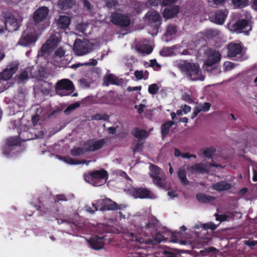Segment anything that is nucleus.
Here are the masks:
<instances>
[{
    "label": "nucleus",
    "mask_w": 257,
    "mask_h": 257,
    "mask_svg": "<svg viewBox=\"0 0 257 257\" xmlns=\"http://www.w3.org/2000/svg\"><path fill=\"white\" fill-rule=\"evenodd\" d=\"M178 67L191 80L202 81L204 79V76L202 74L201 70L197 64L184 62L183 63L178 64Z\"/></svg>",
    "instance_id": "1"
},
{
    "label": "nucleus",
    "mask_w": 257,
    "mask_h": 257,
    "mask_svg": "<svg viewBox=\"0 0 257 257\" xmlns=\"http://www.w3.org/2000/svg\"><path fill=\"white\" fill-rule=\"evenodd\" d=\"M94 47L95 45L87 40L77 39L74 42L73 50L77 55L82 56L90 53Z\"/></svg>",
    "instance_id": "2"
},
{
    "label": "nucleus",
    "mask_w": 257,
    "mask_h": 257,
    "mask_svg": "<svg viewBox=\"0 0 257 257\" xmlns=\"http://www.w3.org/2000/svg\"><path fill=\"white\" fill-rule=\"evenodd\" d=\"M150 176L153 183L160 188L166 187V176L158 167L152 165L150 167Z\"/></svg>",
    "instance_id": "3"
},
{
    "label": "nucleus",
    "mask_w": 257,
    "mask_h": 257,
    "mask_svg": "<svg viewBox=\"0 0 257 257\" xmlns=\"http://www.w3.org/2000/svg\"><path fill=\"white\" fill-rule=\"evenodd\" d=\"M211 167L223 168L221 165L212 162L208 164L204 163H196L193 165L188 166L187 169L191 174H204L208 173Z\"/></svg>",
    "instance_id": "4"
},
{
    "label": "nucleus",
    "mask_w": 257,
    "mask_h": 257,
    "mask_svg": "<svg viewBox=\"0 0 257 257\" xmlns=\"http://www.w3.org/2000/svg\"><path fill=\"white\" fill-rule=\"evenodd\" d=\"M56 92L60 96L69 95L74 90L72 82L68 79H62L59 81L55 86Z\"/></svg>",
    "instance_id": "5"
},
{
    "label": "nucleus",
    "mask_w": 257,
    "mask_h": 257,
    "mask_svg": "<svg viewBox=\"0 0 257 257\" xmlns=\"http://www.w3.org/2000/svg\"><path fill=\"white\" fill-rule=\"evenodd\" d=\"M206 60L203 65V69L209 71L208 67L218 63L221 59L220 53L213 49H207L204 52Z\"/></svg>",
    "instance_id": "6"
},
{
    "label": "nucleus",
    "mask_w": 257,
    "mask_h": 257,
    "mask_svg": "<svg viewBox=\"0 0 257 257\" xmlns=\"http://www.w3.org/2000/svg\"><path fill=\"white\" fill-rule=\"evenodd\" d=\"M19 64L17 62H13L9 64L1 73L0 92H3L5 89V87L1 86L2 81H7L12 78L13 75L17 71Z\"/></svg>",
    "instance_id": "7"
},
{
    "label": "nucleus",
    "mask_w": 257,
    "mask_h": 257,
    "mask_svg": "<svg viewBox=\"0 0 257 257\" xmlns=\"http://www.w3.org/2000/svg\"><path fill=\"white\" fill-rule=\"evenodd\" d=\"M128 193L135 198H147L154 199L156 196L151 190L146 188L132 187L127 190Z\"/></svg>",
    "instance_id": "8"
},
{
    "label": "nucleus",
    "mask_w": 257,
    "mask_h": 257,
    "mask_svg": "<svg viewBox=\"0 0 257 257\" xmlns=\"http://www.w3.org/2000/svg\"><path fill=\"white\" fill-rule=\"evenodd\" d=\"M59 43L58 38L55 36H52L44 44L38 53V56H43L45 55H49L58 45Z\"/></svg>",
    "instance_id": "9"
},
{
    "label": "nucleus",
    "mask_w": 257,
    "mask_h": 257,
    "mask_svg": "<svg viewBox=\"0 0 257 257\" xmlns=\"http://www.w3.org/2000/svg\"><path fill=\"white\" fill-rule=\"evenodd\" d=\"M110 20L114 25L122 27H128L131 24V20L127 16L118 13H113L110 16Z\"/></svg>",
    "instance_id": "10"
},
{
    "label": "nucleus",
    "mask_w": 257,
    "mask_h": 257,
    "mask_svg": "<svg viewBox=\"0 0 257 257\" xmlns=\"http://www.w3.org/2000/svg\"><path fill=\"white\" fill-rule=\"evenodd\" d=\"M107 172L104 170L96 171L91 173V184L99 186L105 183L107 179Z\"/></svg>",
    "instance_id": "11"
},
{
    "label": "nucleus",
    "mask_w": 257,
    "mask_h": 257,
    "mask_svg": "<svg viewBox=\"0 0 257 257\" xmlns=\"http://www.w3.org/2000/svg\"><path fill=\"white\" fill-rule=\"evenodd\" d=\"M231 30L237 33H244L247 34L251 30L248 22L245 20L238 21L231 26Z\"/></svg>",
    "instance_id": "12"
},
{
    "label": "nucleus",
    "mask_w": 257,
    "mask_h": 257,
    "mask_svg": "<svg viewBox=\"0 0 257 257\" xmlns=\"http://www.w3.org/2000/svg\"><path fill=\"white\" fill-rule=\"evenodd\" d=\"M105 141L104 139L99 140H90L84 143L87 152H91L97 151L101 148L105 144Z\"/></svg>",
    "instance_id": "13"
},
{
    "label": "nucleus",
    "mask_w": 257,
    "mask_h": 257,
    "mask_svg": "<svg viewBox=\"0 0 257 257\" xmlns=\"http://www.w3.org/2000/svg\"><path fill=\"white\" fill-rule=\"evenodd\" d=\"M5 21L6 29L10 32H13L18 30L21 20H18L15 16L11 15L6 17Z\"/></svg>",
    "instance_id": "14"
},
{
    "label": "nucleus",
    "mask_w": 257,
    "mask_h": 257,
    "mask_svg": "<svg viewBox=\"0 0 257 257\" xmlns=\"http://www.w3.org/2000/svg\"><path fill=\"white\" fill-rule=\"evenodd\" d=\"M49 10L46 7L38 8L33 14V20L36 23L42 22L46 19L49 14Z\"/></svg>",
    "instance_id": "15"
},
{
    "label": "nucleus",
    "mask_w": 257,
    "mask_h": 257,
    "mask_svg": "<svg viewBox=\"0 0 257 257\" xmlns=\"http://www.w3.org/2000/svg\"><path fill=\"white\" fill-rule=\"evenodd\" d=\"M110 202H111V200L108 198L98 200L97 204L101 206L99 210L104 211L108 210L119 209V207L115 202L109 203Z\"/></svg>",
    "instance_id": "16"
},
{
    "label": "nucleus",
    "mask_w": 257,
    "mask_h": 257,
    "mask_svg": "<svg viewBox=\"0 0 257 257\" xmlns=\"http://www.w3.org/2000/svg\"><path fill=\"white\" fill-rule=\"evenodd\" d=\"M146 18L153 27L157 29L161 24V17L155 11H150L146 15Z\"/></svg>",
    "instance_id": "17"
},
{
    "label": "nucleus",
    "mask_w": 257,
    "mask_h": 257,
    "mask_svg": "<svg viewBox=\"0 0 257 257\" xmlns=\"http://www.w3.org/2000/svg\"><path fill=\"white\" fill-rule=\"evenodd\" d=\"M104 85L108 86L109 84L121 85L124 83V80L114 76L112 74H108L104 76L103 78Z\"/></svg>",
    "instance_id": "18"
},
{
    "label": "nucleus",
    "mask_w": 257,
    "mask_h": 257,
    "mask_svg": "<svg viewBox=\"0 0 257 257\" xmlns=\"http://www.w3.org/2000/svg\"><path fill=\"white\" fill-rule=\"evenodd\" d=\"M37 39V37L33 34L24 33L18 42V44L23 46H27L35 42Z\"/></svg>",
    "instance_id": "19"
},
{
    "label": "nucleus",
    "mask_w": 257,
    "mask_h": 257,
    "mask_svg": "<svg viewBox=\"0 0 257 257\" xmlns=\"http://www.w3.org/2000/svg\"><path fill=\"white\" fill-rule=\"evenodd\" d=\"M228 56L235 57L241 52L242 48L240 44L237 43H230L228 45Z\"/></svg>",
    "instance_id": "20"
},
{
    "label": "nucleus",
    "mask_w": 257,
    "mask_h": 257,
    "mask_svg": "<svg viewBox=\"0 0 257 257\" xmlns=\"http://www.w3.org/2000/svg\"><path fill=\"white\" fill-rule=\"evenodd\" d=\"M33 70H35L34 67L30 68H28L26 70L22 71L18 79V82L19 83H22L25 81L27 80L29 78V72H31V76L33 77H38V75L33 72Z\"/></svg>",
    "instance_id": "21"
},
{
    "label": "nucleus",
    "mask_w": 257,
    "mask_h": 257,
    "mask_svg": "<svg viewBox=\"0 0 257 257\" xmlns=\"http://www.w3.org/2000/svg\"><path fill=\"white\" fill-rule=\"evenodd\" d=\"M89 243L92 248L95 250L101 249L104 245L103 238L98 236L92 237Z\"/></svg>",
    "instance_id": "22"
},
{
    "label": "nucleus",
    "mask_w": 257,
    "mask_h": 257,
    "mask_svg": "<svg viewBox=\"0 0 257 257\" xmlns=\"http://www.w3.org/2000/svg\"><path fill=\"white\" fill-rule=\"evenodd\" d=\"M57 158L61 160H63L65 163L70 164V165H76L80 164H86L87 165L89 164V163L91 162V161H86L85 160H82L81 161H79L74 159L71 158L69 157H63L60 156H57Z\"/></svg>",
    "instance_id": "23"
},
{
    "label": "nucleus",
    "mask_w": 257,
    "mask_h": 257,
    "mask_svg": "<svg viewBox=\"0 0 257 257\" xmlns=\"http://www.w3.org/2000/svg\"><path fill=\"white\" fill-rule=\"evenodd\" d=\"M231 187V184L225 181L217 182L213 184L212 186V189L218 191L228 190L230 189Z\"/></svg>",
    "instance_id": "24"
},
{
    "label": "nucleus",
    "mask_w": 257,
    "mask_h": 257,
    "mask_svg": "<svg viewBox=\"0 0 257 257\" xmlns=\"http://www.w3.org/2000/svg\"><path fill=\"white\" fill-rule=\"evenodd\" d=\"M196 197L197 201L201 203H209L215 199L214 197L204 193H198Z\"/></svg>",
    "instance_id": "25"
},
{
    "label": "nucleus",
    "mask_w": 257,
    "mask_h": 257,
    "mask_svg": "<svg viewBox=\"0 0 257 257\" xmlns=\"http://www.w3.org/2000/svg\"><path fill=\"white\" fill-rule=\"evenodd\" d=\"M179 10V8L178 6L167 8L164 11L163 16L167 19L172 18L178 14Z\"/></svg>",
    "instance_id": "26"
},
{
    "label": "nucleus",
    "mask_w": 257,
    "mask_h": 257,
    "mask_svg": "<svg viewBox=\"0 0 257 257\" xmlns=\"http://www.w3.org/2000/svg\"><path fill=\"white\" fill-rule=\"evenodd\" d=\"M133 135L140 141H142L148 138L149 133L144 130L135 128L133 132Z\"/></svg>",
    "instance_id": "27"
},
{
    "label": "nucleus",
    "mask_w": 257,
    "mask_h": 257,
    "mask_svg": "<svg viewBox=\"0 0 257 257\" xmlns=\"http://www.w3.org/2000/svg\"><path fill=\"white\" fill-rule=\"evenodd\" d=\"M177 176L182 184L187 185L189 184V181L186 177V171L184 167H181L178 169Z\"/></svg>",
    "instance_id": "28"
},
{
    "label": "nucleus",
    "mask_w": 257,
    "mask_h": 257,
    "mask_svg": "<svg viewBox=\"0 0 257 257\" xmlns=\"http://www.w3.org/2000/svg\"><path fill=\"white\" fill-rule=\"evenodd\" d=\"M135 49L136 51L142 56L148 55L150 54L153 50L152 47L148 45L137 46Z\"/></svg>",
    "instance_id": "29"
},
{
    "label": "nucleus",
    "mask_w": 257,
    "mask_h": 257,
    "mask_svg": "<svg viewBox=\"0 0 257 257\" xmlns=\"http://www.w3.org/2000/svg\"><path fill=\"white\" fill-rule=\"evenodd\" d=\"M76 4L74 0H60L58 6L61 9L66 10L72 8Z\"/></svg>",
    "instance_id": "30"
},
{
    "label": "nucleus",
    "mask_w": 257,
    "mask_h": 257,
    "mask_svg": "<svg viewBox=\"0 0 257 257\" xmlns=\"http://www.w3.org/2000/svg\"><path fill=\"white\" fill-rule=\"evenodd\" d=\"M70 22V18L65 16H61L58 21V26L61 29L67 28Z\"/></svg>",
    "instance_id": "31"
},
{
    "label": "nucleus",
    "mask_w": 257,
    "mask_h": 257,
    "mask_svg": "<svg viewBox=\"0 0 257 257\" xmlns=\"http://www.w3.org/2000/svg\"><path fill=\"white\" fill-rule=\"evenodd\" d=\"M87 152L86 147L83 145V147H76L71 150V154L73 156H79L83 155Z\"/></svg>",
    "instance_id": "32"
},
{
    "label": "nucleus",
    "mask_w": 257,
    "mask_h": 257,
    "mask_svg": "<svg viewBox=\"0 0 257 257\" xmlns=\"http://www.w3.org/2000/svg\"><path fill=\"white\" fill-rule=\"evenodd\" d=\"M227 16V14L226 12L223 11H218L217 12L215 15V23L222 24L224 22L226 17Z\"/></svg>",
    "instance_id": "33"
},
{
    "label": "nucleus",
    "mask_w": 257,
    "mask_h": 257,
    "mask_svg": "<svg viewBox=\"0 0 257 257\" xmlns=\"http://www.w3.org/2000/svg\"><path fill=\"white\" fill-rule=\"evenodd\" d=\"M174 124L173 121H169L165 123L162 127L161 134L163 138L168 134L170 127Z\"/></svg>",
    "instance_id": "34"
},
{
    "label": "nucleus",
    "mask_w": 257,
    "mask_h": 257,
    "mask_svg": "<svg viewBox=\"0 0 257 257\" xmlns=\"http://www.w3.org/2000/svg\"><path fill=\"white\" fill-rule=\"evenodd\" d=\"M211 106L210 103L204 102V103L198 104L195 106L197 110L200 112L201 111H207L209 110Z\"/></svg>",
    "instance_id": "35"
},
{
    "label": "nucleus",
    "mask_w": 257,
    "mask_h": 257,
    "mask_svg": "<svg viewBox=\"0 0 257 257\" xmlns=\"http://www.w3.org/2000/svg\"><path fill=\"white\" fill-rule=\"evenodd\" d=\"M97 64V61L95 59L91 60V62L85 63H78L72 65L71 67L72 68L76 69L78 67L82 66H96Z\"/></svg>",
    "instance_id": "36"
},
{
    "label": "nucleus",
    "mask_w": 257,
    "mask_h": 257,
    "mask_svg": "<svg viewBox=\"0 0 257 257\" xmlns=\"http://www.w3.org/2000/svg\"><path fill=\"white\" fill-rule=\"evenodd\" d=\"M214 149L213 148H206L200 151L199 155H203L208 158H211L212 154L214 153Z\"/></svg>",
    "instance_id": "37"
},
{
    "label": "nucleus",
    "mask_w": 257,
    "mask_h": 257,
    "mask_svg": "<svg viewBox=\"0 0 257 257\" xmlns=\"http://www.w3.org/2000/svg\"><path fill=\"white\" fill-rule=\"evenodd\" d=\"M135 77L138 80H140L142 79H147L148 76V73L147 71H143L142 70L141 71H136L134 73Z\"/></svg>",
    "instance_id": "38"
},
{
    "label": "nucleus",
    "mask_w": 257,
    "mask_h": 257,
    "mask_svg": "<svg viewBox=\"0 0 257 257\" xmlns=\"http://www.w3.org/2000/svg\"><path fill=\"white\" fill-rule=\"evenodd\" d=\"M109 117V115L106 114L97 113L92 115L91 118L92 120H108Z\"/></svg>",
    "instance_id": "39"
},
{
    "label": "nucleus",
    "mask_w": 257,
    "mask_h": 257,
    "mask_svg": "<svg viewBox=\"0 0 257 257\" xmlns=\"http://www.w3.org/2000/svg\"><path fill=\"white\" fill-rule=\"evenodd\" d=\"M80 103L78 102H76L73 104H70L64 110V112L66 114H69L71 111L74 110L75 109L79 107Z\"/></svg>",
    "instance_id": "40"
},
{
    "label": "nucleus",
    "mask_w": 257,
    "mask_h": 257,
    "mask_svg": "<svg viewBox=\"0 0 257 257\" xmlns=\"http://www.w3.org/2000/svg\"><path fill=\"white\" fill-rule=\"evenodd\" d=\"M177 32L176 26L173 25H169L167 27L166 35L167 36H173Z\"/></svg>",
    "instance_id": "41"
},
{
    "label": "nucleus",
    "mask_w": 257,
    "mask_h": 257,
    "mask_svg": "<svg viewBox=\"0 0 257 257\" xmlns=\"http://www.w3.org/2000/svg\"><path fill=\"white\" fill-rule=\"evenodd\" d=\"M144 143L142 141H137L134 142V147L133 151L135 153L137 151L142 150L143 147Z\"/></svg>",
    "instance_id": "42"
},
{
    "label": "nucleus",
    "mask_w": 257,
    "mask_h": 257,
    "mask_svg": "<svg viewBox=\"0 0 257 257\" xmlns=\"http://www.w3.org/2000/svg\"><path fill=\"white\" fill-rule=\"evenodd\" d=\"M232 3L236 7H243L247 5L248 0H232Z\"/></svg>",
    "instance_id": "43"
},
{
    "label": "nucleus",
    "mask_w": 257,
    "mask_h": 257,
    "mask_svg": "<svg viewBox=\"0 0 257 257\" xmlns=\"http://www.w3.org/2000/svg\"><path fill=\"white\" fill-rule=\"evenodd\" d=\"M159 89V87L156 84H153L149 86L148 91L151 94H156Z\"/></svg>",
    "instance_id": "44"
},
{
    "label": "nucleus",
    "mask_w": 257,
    "mask_h": 257,
    "mask_svg": "<svg viewBox=\"0 0 257 257\" xmlns=\"http://www.w3.org/2000/svg\"><path fill=\"white\" fill-rule=\"evenodd\" d=\"M88 25L85 23H80L77 25L76 28L78 31L83 34H86V29Z\"/></svg>",
    "instance_id": "45"
},
{
    "label": "nucleus",
    "mask_w": 257,
    "mask_h": 257,
    "mask_svg": "<svg viewBox=\"0 0 257 257\" xmlns=\"http://www.w3.org/2000/svg\"><path fill=\"white\" fill-rule=\"evenodd\" d=\"M17 143V140L14 138H11L8 140L7 146L9 151H11L12 150V149H11V147L16 145Z\"/></svg>",
    "instance_id": "46"
},
{
    "label": "nucleus",
    "mask_w": 257,
    "mask_h": 257,
    "mask_svg": "<svg viewBox=\"0 0 257 257\" xmlns=\"http://www.w3.org/2000/svg\"><path fill=\"white\" fill-rule=\"evenodd\" d=\"M83 6L86 9L88 12L90 13L92 12V6L88 0H83Z\"/></svg>",
    "instance_id": "47"
},
{
    "label": "nucleus",
    "mask_w": 257,
    "mask_h": 257,
    "mask_svg": "<svg viewBox=\"0 0 257 257\" xmlns=\"http://www.w3.org/2000/svg\"><path fill=\"white\" fill-rule=\"evenodd\" d=\"M162 239V237L161 235H157L154 238L150 239L148 242L152 244H157L159 243Z\"/></svg>",
    "instance_id": "48"
},
{
    "label": "nucleus",
    "mask_w": 257,
    "mask_h": 257,
    "mask_svg": "<svg viewBox=\"0 0 257 257\" xmlns=\"http://www.w3.org/2000/svg\"><path fill=\"white\" fill-rule=\"evenodd\" d=\"M64 54H65L64 50L62 48H59L55 52L54 58L55 59L56 56H58L59 58H61L64 55Z\"/></svg>",
    "instance_id": "49"
},
{
    "label": "nucleus",
    "mask_w": 257,
    "mask_h": 257,
    "mask_svg": "<svg viewBox=\"0 0 257 257\" xmlns=\"http://www.w3.org/2000/svg\"><path fill=\"white\" fill-rule=\"evenodd\" d=\"M203 226L206 229H210L212 230H215L217 227V225L212 222H208L205 223L203 225Z\"/></svg>",
    "instance_id": "50"
},
{
    "label": "nucleus",
    "mask_w": 257,
    "mask_h": 257,
    "mask_svg": "<svg viewBox=\"0 0 257 257\" xmlns=\"http://www.w3.org/2000/svg\"><path fill=\"white\" fill-rule=\"evenodd\" d=\"M224 66L225 70L226 71H228L232 69L234 67L233 63L230 62H226L224 64Z\"/></svg>",
    "instance_id": "51"
},
{
    "label": "nucleus",
    "mask_w": 257,
    "mask_h": 257,
    "mask_svg": "<svg viewBox=\"0 0 257 257\" xmlns=\"http://www.w3.org/2000/svg\"><path fill=\"white\" fill-rule=\"evenodd\" d=\"M80 85L82 87H88L89 86V83L85 79H81L79 80Z\"/></svg>",
    "instance_id": "52"
},
{
    "label": "nucleus",
    "mask_w": 257,
    "mask_h": 257,
    "mask_svg": "<svg viewBox=\"0 0 257 257\" xmlns=\"http://www.w3.org/2000/svg\"><path fill=\"white\" fill-rule=\"evenodd\" d=\"M216 216V220L220 221H226L228 216L225 215H218L217 214H215Z\"/></svg>",
    "instance_id": "53"
},
{
    "label": "nucleus",
    "mask_w": 257,
    "mask_h": 257,
    "mask_svg": "<svg viewBox=\"0 0 257 257\" xmlns=\"http://www.w3.org/2000/svg\"><path fill=\"white\" fill-rule=\"evenodd\" d=\"M116 3V1L115 0H110L106 3V5L108 8H111L112 7L115 6Z\"/></svg>",
    "instance_id": "54"
},
{
    "label": "nucleus",
    "mask_w": 257,
    "mask_h": 257,
    "mask_svg": "<svg viewBox=\"0 0 257 257\" xmlns=\"http://www.w3.org/2000/svg\"><path fill=\"white\" fill-rule=\"evenodd\" d=\"M181 108L182 111L185 114L191 111V107L187 105H184L181 106Z\"/></svg>",
    "instance_id": "55"
},
{
    "label": "nucleus",
    "mask_w": 257,
    "mask_h": 257,
    "mask_svg": "<svg viewBox=\"0 0 257 257\" xmlns=\"http://www.w3.org/2000/svg\"><path fill=\"white\" fill-rule=\"evenodd\" d=\"M244 244L251 247L252 248L255 245V241L252 240H244Z\"/></svg>",
    "instance_id": "56"
},
{
    "label": "nucleus",
    "mask_w": 257,
    "mask_h": 257,
    "mask_svg": "<svg viewBox=\"0 0 257 257\" xmlns=\"http://www.w3.org/2000/svg\"><path fill=\"white\" fill-rule=\"evenodd\" d=\"M92 206L94 208V210H92L90 207L86 206V210L89 212H90L91 213H94L95 211L97 210L98 209H97V207H96V206L94 204H92Z\"/></svg>",
    "instance_id": "57"
},
{
    "label": "nucleus",
    "mask_w": 257,
    "mask_h": 257,
    "mask_svg": "<svg viewBox=\"0 0 257 257\" xmlns=\"http://www.w3.org/2000/svg\"><path fill=\"white\" fill-rule=\"evenodd\" d=\"M108 132L110 134H115L116 132V127L111 126L107 128Z\"/></svg>",
    "instance_id": "58"
},
{
    "label": "nucleus",
    "mask_w": 257,
    "mask_h": 257,
    "mask_svg": "<svg viewBox=\"0 0 257 257\" xmlns=\"http://www.w3.org/2000/svg\"><path fill=\"white\" fill-rule=\"evenodd\" d=\"M141 86H136V87H129L127 88L128 91H137L140 90L141 89Z\"/></svg>",
    "instance_id": "59"
},
{
    "label": "nucleus",
    "mask_w": 257,
    "mask_h": 257,
    "mask_svg": "<svg viewBox=\"0 0 257 257\" xmlns=\"http://www.w3.org/2000/svg\"><path fill=\"white\" fill-rule=\"evenodd\" d=\"M150 66L151 67H154L155 66H156L157 67H161V65L159 64L156 61L155 59L152 60L150 61Z\"/></svg>",
    "instance_id": "60"
},
{
    "label": "nucleus",
    "mask_w": 257,
    "mask_h": 257,
    "mask_svg": "<svg viewBox=\"0 0 257 257\" xmlns=\"http://www.w3.org/2000/svg\"><path fill=\"white\" fill-rule=\"evenodd\" d=\"M150 5L153 6H157L160 3V0H149Z\"/></svg>",
    "instance_id": "61"
},
{
    "label": "nucleus",
    "mask_w": 257,
    "mask_h": 257,
    "mask_svg": "<svg viewBox=\"0 0 257 257\" xmlns=\"http://www.w3.org/2000/svg\"><path fill=\"white\" fill-rule=\"evenodd\" d=\"M176 1V0H163V4L164 5L167 6L174 3Z\"/></svg>",
    "instance_id": "62"
},
{
    "label": "nucleus",
    "mask_w": 257,
    "mask_h": 257,
    "mask_svg": "<svg viewBox=\"0 0 257 257\" xmlns=\"http://www.w3.org/2000/svg\"><path fill=\"white\" fill-rule=\"evenodd\" d=\"M146 107V105L144 104H140L138 108V112L141 114L144 111V108Z\"/></svg>",
    "instance_id": "63"
},
{
    "label": "nucleus",
    "mask_w": 257,
    "mask_h": 257,
    "mask_svg": "<svg viewBox=\"0 0 257 257\" xmlns=\"http://www.w3.org/2000/svg\"><path fill=\"white\" fill-rule=\"evenodd\" d=\"M164 254L166 255V257H177V256L171 252L165 251Z\"/></svg>",
    "instance_id": "64"
}]
</instances>
